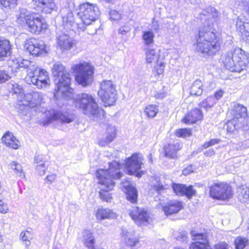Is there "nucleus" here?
I'll return each instance as SVG.
<instances>
[{
    "mask_svg": "<svg viewBox=\"0 0 249 249\" xmlns=\"http://www.w3.org/2000/svg\"><path fill=\"white\" fill-rule=\"evenodd\" d=\"M122 165L118 162L113 161L109 163L108 169H99L96 171V177L100 184L99 196L101 199L106 202L110 201L111 194L109 191L112 190L115 184L116 179L121 178L123 174L121 172Z\"/></svg>",
    "mask_w": 249,
    "mask_h": 249,
    "instance_id": "obj_1",
    "label": "nucleus"
},
{
    "mask_svg": "<svg viewBox=\"0 0 249 249\" xmlns=\"http://www.w3.org/2000/svg\"><path fill=\"white\" fill-rule=\"evenodd\" d=\"M222 44L221 38L210 26L202 27L196 38V50L204 56L213 55L219 51Z\"/></svg>",
    "mask_w": 249,
    "mask_h": 249,
    "instance_id": "obj_2",
    "label": "nucleus"
},
{
    "mask_svg": "<svg viewBox=\"0 0 249 249\" xmlns=\"http://www.w3.org/2000/svg\"><path fill=\"white\" fill-rule=\"evenodd\" d=\"M73 106L81 109L87 115H91L95 118L104 115V110L101 109L95 101V99L90 94L81 93L73 96Z\"/></svg>",
    "mask_w": 249,
    "mask_h": 249,
    "instance_id": "obj_3",
    "label": "nucleus"
},
{
    "mask_svg": "<svg viewBox=\"0 0 249 249\" xmlns=\"http://www.w3.org/2000/svg\"><path fill=\"white\" fill-rule=\"evenodd\" d=\"M248 55L240 48H235L228 52L223 56L224 66L232 72H240L247 67Z\"/></svg>",
    "mask_w": 249,
    "mask_h": 249,
    "instance_id": "obj_4",
    "label": "nucleus"
},
{
    "mask_svg": "<svg viewBox=\"0 0 249 249\" xmlns=\"http://www.w3.org/2000/svg\"><path fill=\"white\" fill-rule=\"evenodd\" d=\"M71 69L75 74V80L83 87L91 84L93 80L94 67L89 63L83 62L73 65Z\"/></svg>",
    "mask_w": 249,
    "mask_h": 249,
    "instance_id": "obj_5",
    "label": "nucleus"
},
{
    "mask_svg": "<svg viewBox=\"0 0 249 249\" xmlns=\"http://www.w3.org/2000/svg\"><path fill=\"white\" fill-rule=\"evenodd\" d=\"M99 15L100 11L96 4L89 2L81 4L77 16L81 19V23H77L78 27L84 30L85 26L89 25L92 21H95Z\"/></svg>",
    "mask_w": 249,
    "mask_h": 249,
    "instance_id": "obj_6",
    "label": "nucleus"
},
{
    "mask_svg": "<svg viewBox=\"0 0 249 249\" xmlns=\"http://www.w3.org/2000/svg\"><path fill=\"white\" fill-rule=\"evenodd\" d=\"M52 72L55 77L54 81L57 88L55 90L58 92H64L71 83V79L69 73L66 71L65 67L60 63L53 65Z\"/></svg>",
    "mask_w": 249,
    "mask_h": 249,
    "instance_id": "obj_7",
    "label": "nucleus"
},
{
    "mask_svg": "<svg viewBox=\"0 0 249 249\" xmlns=\"http://www.w3.org/2000/svg\"><path fill=\"white\" fill-rule=\"evenodd\" d=\"M98 94L107 106H111L117 99L115 85L110 80H105L100 84Z\"/></svg>",
    "mask_w": 249,
    "mask_h": 249,
    "instance_id": "obj_8",
    "label": "nucleus"
},
{
    "mask_svg": "<svg viewBox=\"0 0 249 249\" xmlns=\"http://www.w3.org/2000/svg\"><path fill=\"white\" fill-rule=\"evenodd\" d=\"M26 82L33 84L38 89L46 88L50 85V78L48 72L39 68L30 72L25 78Z\"/></svg>",
    "mask_w": 249,
    "mask_h": 249,
    "instance_id": "obj_9",
    "label": "nucleus"
},
{
    "mask_svg": "<svg viewBox=\"0 0 249 249\" xmlns=\"http://www.w3.org/2000/svg\"><path fill=\"white\" fill-rule=\"evenodd\" d=\"M210 196L217 200H226L232 196L231 188L223 182L215 183L209 187Z\"/></svg>",
    "mask_w": 249,
    "mask_h": 249,
    "instance_id": "obj_10",
    "label": "nucleus"
},
{
    "mask_svg": "<svg viewBox=\"0 0 249 249\" xmlns=\"http://www.w3.org/2000/svg\"><path fill=\"white\" fill-rule=\"evenodd\" d=\"M142 155L139 153H134L128 158L125 163V168L129 175H134L139 178L143 174V172H139L143 164Z\"/></svg>",
    "mask_w": 249,
    "mask_h": 249,
    "instance_id": "obj_11",
    "label": "nucleus"
},
{
    "mask_svg": "<svg viewBox=\"0 0 249 249\" xmlns=\"http://www.w3.org/2000/svg\"><path fill=\"white\" fill-rule=\"evenodd\" d=\"M24 48L33 55L38 56L48 52V48L43 41L31 38L26 41Z\"/></svg>",
    "mask_w": 249,
    "mask_h": 249,
    "instance_id": "obj_12",
    "label": "nucleus"
},
{
    "mask_svg": "<svg viewBox=\"0 0 249 249\" xmlns=\"http://www.w3.org/2000/svg\"><path fill=\"white\" fill-rule=\"evenodd\" d=\"M129 213L132 219L139 226L146 225L149 223V213L142 208L133 207Z\"/></svg>",
    "mask_w": 249,
    "mask_h": 249,
    "instance_id": "obj_13",
    "label": "nucleus"
},
{
    "mask_svg": "<svg viewBox=\"0 0 249 249\" xmlns=\"http://www.w3.org/2000/svg\"><path fill=\"white\" fill-rule=\"evenodd\" d=\"M23 98V100H20V101L22 102V104L29 107L30 108H37L43 100L42 95L36 91L26 94Z\"/></svg>",
    "mask_w": 249,
    "mask_h": 249,
    "instance_id": "obj_14",
    "label": "nucleus"
},
{
    "mask_svg": "<svg viewBox=\"0 0 249 249\" xmlns=\"http://www.w3.org/2000/svg\"><path fill=\"white\" fill-rule=\"evenodd\" d=\"M27 30L33 34L38 35L42 29L46 28V24L43 22V18L34 14L26 24Z\"/></svg>",
    "mask_w": 249,
    "mask_h": 249,
    "instance_id": "obj_15",
    "label": "nucleus"
},
{
    "mask_svg": "<svg viewBox=\"0 0 249 249\" xmlns=\"http://www.w3.org/2000/svg\"><path fill=\"white\" fill-rule=\"evenodd\" d=\"M191 234L193 239L196 241L191 244L190 249H212L205 234L195 231H191Z\"/></svg>",
    "mask_w": 249,
    "mask_h": 249,
    "instance_id": "obj_16",
    "label": "nucleus"
},
{
    "mask_svg": "<svg viewBox=\"0 0 249 249\" xmlns=\"http://www.w3.org/2000/svg\"><path fill=\"white\" fill-rule=\"evenodd\" d=\"M75 46V40L66 34H62L57 37V49L62 52L68 51Z\"/></svg>",
    "mask_w": 249,
    "mask_h": 249,
    "instance_id": "obj_17",
    "label": "nucleus"
},
{
    "mask_svg": "<svg viewBox=\"0 0 249 249\" xmlns=\"http://www.w3.org/2000/svg\"><path fill=\"white\" fill-rule=\"evenodd\" d=\"M54 0H33L34 2L33 8L37 12L50 13L52 10H56V5Z\"/></svg>",
    "mask_w": 249,
    "mask_h": 249,
    "instance_id": "obj_18",
    "label": "nucleus"
},
{
    "mask_svg": "<svg viewBox=\"0 0 249 249\" xmlns=\"http://www.w3.org/2000/svg\"><path fill=\"white\" fill-rule=\"evenodd\" d=\"M121 188L125 193L126 198L129 201L132 203H135L137 201V191L136 189L133 186L130 181L123 182Z\"/></svg>",
    "mask_w": 249,
    "mask_h": 249,
    "instance_id": "obj_19",
    "label": "nucleus"
},
{
    "mask_svg": "<svg viewBox=\"0 0 249 249\" xmlns=\"http://www.w3.org/2000/svg\"><path fill=\"white\" fill-rule=\"evenodd\" d=\"M60 14L62 19V26L67 30H71L75 23L71 10L69 7H65L60 10Z\"/></svg>",
    "mask_w": 249,
    "mask_h": 249,
    "instance_id": "obj_20",
    "label": "nucleus"
},
{
    "mask_svg": "<svg viewBox=\"0 0 249 249\" xmlns=\"http://www.w3.org/2000/svg\"><path fill=\"white\" fill-rule=\"evenodd\" d=\"M172 188L177 195L186 196L189 199L196 194V191L192 186H187L184 184L174 183Z\"/></svg>",
    "mask_w": 249,
    "mask_h": 249,
    "instance_id": "obj_21",
    "label": "nucleus"
},
{
    "mask_svg": "<svg viewBox=\"0 0 249 249\" xmlns=\"http://www.w3.org/2000/svg\"><path fill=\"white\" fill-rule=\"evenodd\" d=\"M34 14V13L28 11L26 8H19L16 12V21L20 26L25 27Z\"/></svg>",
    "mask_w": 249,
    "mask_h": 249,
    "instance_id": "obj_22",
    "label": "nucleus"
},
{
    "mask_svg": "<svg viewBox=\"0 0 249 249\" xmlns=\"http://www.w3.org/2000/svg\"><path fill=\"white\" fill-rule=\"evenodd\" d=\"M74 116L67 112L63 113L60 111H55L53 115L49 118L48 123H50L53 121H60L62 123H70L73 121Z\"/></svg>",
    "mask_w": 249,
    "mask_h": 249,
    "instance_id": "obj_23",
    "label": "nucleus"
},
{
    "mask_svg": "<svg viewBox=\"0 0 249 249\" xmlns=\"http://www.w3.org/2000/svg\"><path fill=\"white\" fill-rule=\"evenodd\" d=\"M183 208L182 202L176 200L168 201L163 206L162 210L165 215H171L178 213Z\"/></svg>",
    "mask_w": 249,
    "mask_h": 249,
    "instance_id": "obj_24",
    "label": "nucleus"
},
{
    "mask_svg": "<svg viewBox=\"0 0 249 249\" xmlns=\"http://www.w3.org/2000/svg\"><path fill=\"white\" fill-rule=\"evenodd\" d=\"M203 118L201 110L199 108H195L190 111L182 119L185 124H194L197 121L201 120Z\"/></svg>",
    "mask_w": 249,
    "mask_h": 249,
    "instance_id": "obj_25",
    "label": "nucleus"
},
{
    "mask_svg": "<svg viewBox=\"0 0 249 249\" xmlns=\"http://www.w3.org/2000/svg\"><path fill=\"white\" fill-rule=\"evenodd\" d=\"M181 148L180 144L178 142H174L165 145L163 148L165 156L170 159L176 158L177 152Z\"/></svg>",
    "mask_w": 249,
    "mask_h": 249,
    "instance_id": "obj_26",
    "label": "nucleus"
},
{
    "mask_svg": "<svg viewBox=\"0 0 249 249\" xmlns=\"http://www.w3.org/2000/svg\"><path fill=\"white\" fill-rule=\"evenodd\" d=\"M231 114L233 119L237 121L239 119H245L248 116L247 107L242 105L236 104L232 108Z\"/></svg>",
    "mask_w": 249,
    "mask_h": 249,
    "instance_id": "obj_27",
    "label": "nucleus"
},
{
    "mask_svg": "<svg viewBox=\"0 0 249 249\" xmlns=\"http://www.w3.org/2000/svg\"><path fill=\"white\" fill-rule=\"evenodd\" d=\"M116 129L114 126L109 124L107 128L106 137L99 142L101 146H105L113 141L116 137Z\"/></svg>",
    "mask_w": 249,
    "mask_h": 249,
    "instance_id": "obj_28",
    "label": "nucleus"
},
{
    "mask_svg": "<svg viewBox=\"0 0 249 249\" xmlns=\"http://www.w3.org/2000/svg\"><path fill=\"white\" fill-rule=\"evenodd\" d=\"M2 142L7 146L14 149H17L18 147V141L14 137L13 134L10 132L5 133L1 139Z\"/></svg>",
    "mask_w": 249,
    "mask_h": 249,
    "instance_id": "obj_29",
    "label": "nucleus"
},
{
    "mask_svg": "<svg viewBox=\"0 0 249 249\" xmlns=\"http://www.w3.org/2000/svg\"><path fill=\"white\" fill-rule=\"evenodd\" d=\"M145 52V60L147 63H155L160 59V55L158 51L152 48L151 47H146L144 49Z\"/></svg>",
    "mask_w": 249,
    "mask_h": 249,
    "instance_id": "obj_30",
    "label": "nucleus"
},
{
    "mask_svg": "<svg viewBox=\"0 0 249 249\" xmlns=\"http://www.w3.org/2000/svg\"><path fill=\"white\" fill-rule=\"evenodd\" d=\"M96 217L98 220L114 218L116 216L115 213L108 209H98L96 213Z\"/></svg>",
    "mask_w": 249,
    "mask_h": 249,
    "instance_id": "obj_31",
    "label": "nucleus"
},
{
    "mask_svg": "<svg viewBox=\"0 0 249 249\" xmlns=\"http://www.w3.org/2000/svg\"><path fill=\"white\" fill-rule=\"evenodd\" d=\"M11 45L9 40L0 39V60L10 55Z\"/></svg>",
    "mask_w": 249,
    "mask_h": 249,
    "instance_id": "obj_32",
    "label": "nucleus"
},
{
    "mask_svg": "<svg viewBox=\"0 0 249 249\" xmlns=\"http://www.w3.org/2000/svg\"><path fill=\"white\" fill-rule=\"evenodd\" d=\"M84 244L88 249H94V238L92 235V233L89 230H85L83 231Z\"/></svg>",
    "mask_w": 249,
    "mask_h": 249,
    "instance_id": "obj_33",
    "label": "nucleus"
},
{
    "mask_svg": "<svg viewBox=\"0 0 249 249\" xmlns=\"http://www.w3.org/2000/svg\"><path fill=\"white\" fill-rule=\"evenodd\" d=\"M248 19L243 15L238 17L236 22L237 30L241 34H244L245 32H248V27H249V23L247 22Z\"/></svg>",
    "mask_w": 249,
    "mask_h": 249,
    "instance_id": "obj_34",
    "label": "nucleus"
},
{
    "mask_svg": "<svg viewBox=\"0 0 249 249\" xmlns=\"http://www.w3.org/2000/svg\"><path fill=\"white\" fill-rule=\"evenodd\" d=\"M203 92V84L200 80L196 79L192 84L190 88V94L200 96Z\"/></svg>",
    "mask_w": 249,
    "mask_h": 249,
    "instance_id": "obj_35",
    "label": "nucleus"
},
{
    "mask_svg": "<svg viewBox=\"0 0 249 249\" xmlns=\"http://www.w3.org/2000/svg\"><path fill=\"white\" fill-rule=\"evenodd\" d=\"M35 161L36 170L38 174L40 176L44 175L47 167L46 166L44 161L42 160V157L40 156H35Z\"/></svg>",
    "mask_w": 249,
    "mask_h": 249,
    "instance_id": "obj_36",
    "label": "nucleus"
},
{
    "mask_svg": "<svg viewBox=\"0 0 249 249\" xmlns=\"http://www.w3.org/2000/svg\"><path fill=\"white\" fill-rule=\"evenodd\" d=\"M122 234L127 246L133 247L138 242V239L136 237H131L130 233L126 230H122Z\"/></svg>",
    "mask_w": 249,
    "mask_h": 249,
    "instance_id": "obj_37",
    "label": "nucleus"
},
{
    "mask_svg": "<svg viewBox=\"0 0 249 249\" xmlns=\"http://www.w3.org/2000/svg\"><path fill=\"white\" fill-rule=\"evenodd\" d=\"M238 199L242 203L249 202V189L248 188L242 187L240 188Z\"/></svg>",
    "mask_w": 249,
    "mask_h": 249,
    "instance_id": "obj_38",
    "label": "nucleus"
},
{
    "mask_svg": "<svg viewBox=\"0 0 249 249\" xmlns=\"http://www.w3.org/2000/svg\"><path fill=\"white\" fill-rule=\"evenodd\" d=\"M235 119L228 121L226 124V129L229 133H234L240 127V124L237 123Z\"/></svg>",
    "mask_w": 249,
    "mask_h": 249,
    "instance_id": "obj_39",
    "label": "nucleus"
},
{
    "mask_svg": "<svg viewBox=\"0 0 249 249\" xmlns=\"http://www.w3.org/2000/svg\"><path fill=\"white\" fill-rule=\"evenodd\" d=\"M216 104V101L213 96H209L199 104V106L207 110L212 107Z\"/></svg>",
    "mask_w": 249,
    "mask_h": 249,
    "instance_id": "obj_40",
    "label": "nucleus"
},
{
    "mask_svg": "<svg viewBox=\"0 0 249 249\" xmlns=\"http://www.w3.org/2000/svg\"><path fill=\"white\" fill-rule=\"evenodd\" d=\"M158 111V108L156 105H150L145 107L144 113L148 117L153 118L156 116Z\"/></svg>",
    "mask_w": 249,
    "mask_h": 249,
    "instance_id": "obj_41",
    "label": "nucleus"
},
{
    "mask_svg": "<svg viewBox=\"0 0 249 249\" xmlns=\"http://www.w3.org/2000/svg\"><path fill=\"white\" fill-rule=\"evenodd\" d=\"M154 35L152 31L144 32L142 35V39L144 40V44L146 47H150V44H152L154 41Z\"/></svg>",
    "mask_w": 249,
    "mask_h": 249,
    "instance_id": "obj_42",
    "label": "nucleus"
},
{
    "mask_svg": "<svg viewBox=\"0 0 249 249\" xmlns=\"http://www.w3.org/2000/svg\"><path fill=\"white\" fill-rule=\"evenodd\" d=\"M8 87L11 92L20 96V100L21 99L23 95H24L23 93L22 89L17 83H15L14 84H10ZM18 99L19 100V98Z\"/></svg>",
    "mask_w": 249,
    "mask_h": 249,
    "instance_id": "obj_43",
    "label": "nucleus"
},
{
    "mask_svg": "<svg viewBox=\"0 0 249 249\" xmlns=\"http://www.w3.org/2000/svg\"><path fill=\"white\" fill-rule=\"evenodd\" d=\"M236 249H243L248 244V240L246 238L238 237L234 241Z\"/></svg>",
    "mask_w": 249,
    "mask_h": 249,
    "instance_id": "obj_44",
    "label": "nucleus"
},
{
    "mask_svg": "<svg viewBox=\"0 0 249 249\" xmlns=\"http://www.w3.org/2000/svg\"><path fill=\"white\" fill-rule=\"evenodd\" d=\"M10 166L17 174H19L18 176L21 178L25 177V175L22 172V168L20 164L16 161H12L10 163Z\"/></svg>",
    "mask_w": 249,
    "mask_h": 249,
    "instance_id": "obj_45",
    "label": "nucleus"
},
{
    "mask_svg": "<svg viewBox=\"0 0 249 249\" xmlns=\"http://www.w3.org/2000/svg\"><path fill=\"white\" fill-rule=\"evenodd\" d=\"M30 236V233L28 231H22L20 234V238L26 248H28L30 245L31 242L29 239Z\"/></svg>",
    "mask_w": 249,
    "mask_h": 249,
    "instance_id": "obj_46",
    "label": "nucleus"
},
{
    "mask_svg": "<svg viewBox=\"0 0 249 249\" xmlns=\"http://www.w3.org/2000/svg\"><path fill=\"white\" fill-rule=\"evenodd\" d=\"M176 135L178 137L185 138L191 135V130L188 128L178 129L176 132Z\"/></svg>",
    "mask_w": 249,
    "mask_h": 249,
    "instance_id": "obj_47",
    "label": "nucleus"
},
{
    "mask_svg": "<svg viewBox=\"0 0 249 249\" xmlns=\"http://www.w3.org/2000/svg\"><path fill=\"white\" fill-rule=\"evenodd\" d=\"M0 3L5 8H14L17 4V0H0Z\"/></svg>",
    "mask_w": 249,
    "mask_h": 249,
    "instance_id": "obj_48",
    "label": "nucleus"
},
{
    "mask_svg": "<svg viewBox=\"0 0 249 249\" xmlns=\"http://www.w3.org/2000/svg\"><path fill=\"white\" fill-rule=\"evenodd\" d=\"M10 78L11 76L7 71L0 69V83H4Z\"/></svg>",
    "mask_w": 249,
    "mask_h": 249,
    "instance_id": "obj_49",
    "label": "nucleus"
},
{
    "mask_svg": "<svg viewBox=\"0 0 249 249\" xmlns=\"http://www.w3.org/2000/svg\"><path fill=\"white\" fill-rule=\"evenodd\" d=\"M157 66H155V69L156 70L157 73L158 75L162 74L164 71L165 67V64L164 62L160 59L156 62Z\"/></svg>",
    "mask_w": 249,
    "mask_h": 249,
    "instance_id": "obj_50",
    "label": "nucleus"
},
{
    "mask_svg": "<svg viewBox=\"0 0 249 249\" xmlns=\"http://www.w3.org/2000/svg\"><path fill=\"white\" fill-rule=\"evenodd\" d=\"M187 238V233L185 231H182L178 232L176 236L177 240L182 242L186 241Z\"/></svg>",
    "mask_w": 249,
    "mask_h": 249,
    "instance_id": "obj_51",
    "label": "nucleus"
},
{
    "mask_svg": "<svg viewBox=\"0 0 249 249\" xmlns=\"http://www.w3.org/2000/svg\"><path fill=\"white\" fill-rule=\"evenodd\" d=\"M110 18L112 20H119L121 17V14L116 10H111L109 12Z\"/></svg>",
    "mask_w": 249,
    "mask_h": 249,
    "instance_id": "obj_52",
    "label": "nucleus"
},
{
    "mask_svg": "<svg viewBox=\"0 0 249 249\" xmlns=\"http://www.w3.org/2000/svg\"><path fill=\"white\" fill-rule=\"evenodd\" d=\"M130 31L131 27L127 25H124V26H122L119 28L118 32L119 34H121L123 35H125Z\"/></svg>",
    "mask_w": 249,
    "mask_h": 249,
    "instance_id": "obj_53",
    "label": "nucleus"
},
{
    "mask_svg": "<svg viewBox=\"0 0 249 249\" xmlns=\"http://www.w3.org/2000/svg\"><path fill=\"white\" fill-rule=\"evenodd\" d=\"M8 210L7 204L0 200V213H6Z\"/></svg>",
    "mask_w": 249,
    "mask_h": 249,
    "instance_id": "obj_54",
    "label": "nucleus"
},
{
    "mask_svg": "<svg viewBox=\"0 0 249 249\" xmlns=\"http://www.w3.org/2000/svg\"><path fill=\"white\" fill-rule=\"evenodd\" d=\"M206 11L209 13H211L213 18H217V11L212 6H209L206 9Z\"/></svg>",
    "mask_w": 249,
    "mask_h": 249,
    "instance_id": "obj_55",
    "label": "nucleus"
},
{
    "mask_svg": "<svg viewBox=\"0 0 249 249\" xmlns=\"http://www.w3.org/2000/svg\"><path fill=\"white\" fill-rule=\"evenodd\" d=\"M153 189L158 193H160L164 189L163 185L160 182L158 183L153 186Z\"/></svg>",
    "mask_w": 249,
    "mask_h": 249,
    "instance_id": "obj_56",
    "label": "nucleus"
},
{
    "mask_svg": "<svg viewBox=\"0 0 249 249\" xmlns=\"http://www.w3.org/2000/svg\"><path fill=\"white\" fill-rule=\"evenodd\" d=\"M223 95V91L220 89L216 91L214 93L213 98L216 101V103L219 100Z\"/></svg>",
    "mask_w": 249,
    "mask_h": 249,
    "instance_id": "obj_57",
    "label": "nucleus"
},
{
    "mask_svg": "<svg viewBox=\"0 0 249 249\" xmlns=\"http://www.w3.org/2000/svg\"><path fill=\"white\" fill-rule=\"evenodd\" d=\"M56 178V174H51L50 175H48L46 177V179L47 180V181L48 183L51 184L53 183Z\"/></svg>",
    "mask_w": 249,
    "mask_h": 249,
    "instance_id": "obj_58",
    "label": "nucleus"
},
{
    "mask_svg": "<svg viewBox=\"0 0 249 249\" xmlns=\"http://www.w3.org/2000/svg\"><path fill=\"white\" fill-rule=\"evenodd\" d=\"M193 172V167L192 165L189 166L186 168L184 169L182 171V174L185 175H188Z\"/></svg>",
    "mask_w": 249,
    "mask_h": 249,
    "instance_id": "obj_59",
    "label": "nucleus"
},
{
    "mask_svg": "<svg viewBox=\"0 0 249 249\" xmlns=\"http://www.w3.org/2000/svg\"><path fill=\"white\" fill-rule=\"evenodd\" d=\"M228 245L225 243L217 244L215 246V249H228Z\"/></svg>",
    "mask_w": 249,
    "mask_h": 249,
    "instance_id": "obj_60",
    "label": "nucleus"
},
{
    "mask_svg": "<svg viewBox=\"0 0 249 249\" xmlns=\"http://www.w3.org/2000/svg\"><path fill=\"white\" fill-rule=\"evenodd\" d=\"M215 152L213 149H209L204 153V155L206 156L211 157L214 155Z\"/></svg>",
    "mask_w": 249,
    "mask_h": 249,
    "instance_id": "obj_61",
    "label": "nucleus"
},
{
    "mask_svg": "<svg viewBox=\"0 0 249 249\" xmlns=\"http://www.w3.org/2000/svg\"><path fill=\"white\" fill-rule=\"evenodd\" d=\"M165 94L163 92H157L155 94V97L157 99H162L164 97Z\"/></svg>",
    "mask_w": 249,
    "mask_h": 249,
    "instance_id": "obj_62",
    "label": "nucleus"
},
{
    "mask_svg": "<svg viewBox=\"0 0 249 249\" xmlns=\"http://www.w3.org/2000/svg\"><path fill=\"white\" fill-rule=\"evenodd\" d=\"M219 140H218V139H211L209 142V144L210 145V146H212V145H213L215 144H217L219 142Z\"/></svg>",
    "mask_w": 249,
    "mask_h": 249,
    "instance_id": "obj_63",
    "label": "nucleus"
},
{
    "mask_svg": "<svg viewBox=\"0 0 249 249\" xmlns=\"http://www.w3.org/2000/svg\"><path fill=\"white\" fill-rule=\"evenodd\" d=\"M152 27L154 30H157L159 29V25L157 21H153Z\"/></svg>",
    "mask_w": 249,
    "mask_h": 249,
    "instance_id": "obj_64",
    "label": "nucleus"
}]
</instances>
